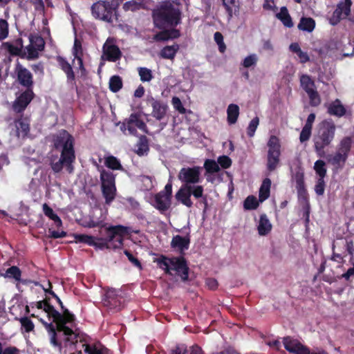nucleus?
I'll list each match as a JSON object with an SVG mask.
<instances>
[{"instance_id":"nucleus-1","label":"nucleus","mask_w":354,"mask_h":354,"mask_svg":"<svg viewBox=\"0 0 354 354\" xmlns=\"http://www.w3.org/2000/svg\"><path fill=\"white\" fill-rule=\"evenodd\" d=\"M44 290L48 292L47 289H44ZM49 292L57 299L63 311L62 314L59 313L47 301H37L35 304L36 308L43 310L49 319L53 321V322L48 323L41 318L40 322L44 325L48 332L50 343L55 348L61 352L63 340L65 346H69L70 350L73 351L74 345L77 343V335L73 330L74 316L70 313L68 309L64 308L62 301L53 291H49Z\"/></svg>"},{"instance_id":"nucleus-24","label":"nucleus","mask_w":354,"mask_h":354,"mask_svg":"<svg viewBox=\"0 0 354 354\" xmlns=\"http://www.w3.org/2000/svg\"><path fill=\"white\" fill-rule=\"evenodd\" d=\"M75 239L76 242L84 243L88 245L101 249V246L100 245V243H101L100 237H95L86 234H75Z\"/></svg>"},{"instance_id":"nucleus-30","label":"nucleus","mask_w":354,"mask_h":354,"mask_svg":"<svg viewBox=\"0 0 354 354\" xmlns=\"http://www.w3.org/2000/svg\"><path fill=\"white\" fill-rule=\"evenodd\" d=\"M276 17L283 23L285 26L288 28L293 26L292 19L286 7H282L280 10V12L276 15Z\"/></svg>"},{"instance_id":"nucleus-36","label":"nucleus","mask_w":354,"mask_h":354,"mask_svg":"<svg viewBox=\"0 0 354 354\" xmlns=\"http://www.w3.org/2000/svg\"><path fill=\"white\" fill-rule=\"evenodd\" d=\"M315 26V22L312 18L305 17L301 19L298 25L299 29L307 32H312L314 30Z\"/></svg>"},{"instance_id":"nucleus-53","label":"nucleus","mask_w":354,"mask_h":354,"mask_svg":"<svg viewBox=\"0 0 354 354\" xmlns=\"http://www.w3.org/2000/svg\"><path fill=\"white\" fill-rule=\"evenodd\" d=\"M312 128L304 126L300 133L299 140L301 142L309 140L311 135Z\"/></svg>"},{"instance_id":"nucleus-8","label":"nucleus","mask_w":354,"mask_h":354,"mask_svg":"<svg viewBox=\"0 0 354 354\" xmlns=\"http://www.w3.org/2000/svg\"><path fill=\"white\" fill-rule=\"evenodd\" d=\"M203 167L199 166L184 167L178 174V178L187 187L198 186L197 184L201 182Z\"/></svg>"},{"instance_id":"nucleus-16","label":"nucleus","mask_w":354,"mask_h":354,"mask_svg":"<svg viewBox=\"0 0 354 354\" xmlns=\"http://www.w3.org/2000/svg\"><path fill=\"white\" fill-rule=\"evenodd\" d=\"M121 57L119 48L113 44L112 39H108L103 46L102 59L109 62H115Z\"/></svg>"},{"instance_id":"nucleus-7","label":"nucleus","mask_w":354,"mask_h":354,"mask_svg":"<svg viewBox=\"0 0 354 354\" xmlns=\"http://www.w3.org/2000/svg\"><path fill=\"white\" fill-rule=\"evenodd\" d=\"M117 6L118 3L115 5L113 2L110 3L106 1H99L92 6V14L96 19L112 23L114 19H117L115 15Z\"/></svg>"},{"instance_id":"nucleus-5","label":"nucleus","mask_w":354,"mask_h":354,"mask_svg":"<svg viewBox=\"0 0 354 354\" xmlns=\"http://www.w3.org/2000/svg\"><path fill=\"white\" fill-rule=\"evenodd\" d=\"M130 235V229L123 225H113L105 228L104 237H100L101 250L116 249L123 245L125 237Z\"/></svg>"},{"instance_id":"nucleus-9","label":"nucleus","mask_w":354,"mask_h":354,"mask_svg":"<svg viewBox=\"0 0 354 354\" xmlns=\"http://www.w3.org/2000/svg\"><path fill=\"white\" fill-rule=\"evenodd\" d=\"M100 180L105 202L106 204H110L116 195L115 176L111 172L102 170L100 174Z\"/></svg>"},{"instance_id":"nucleus-13","label":"nucleus","mask_w":354,"mask_h":354,"mask_svg":"<svg viewBox=\"0 0 354 354\" xmlns=\"http://www.w3.org/2000/svg\"><path fill=\"white\" fill-rule=\"evenodd\" d=\"M118 293V290L109 289L102 299L103 305L109 310H120L122 308V298Z\"/></svg>"},{"instance_id":"nucleus-44","label":"nucleus","mask_w":354,"mask_h":354,"mask_svg":"<svg viewBox=\"0 0 354 354\" xmlns=\"http://www.w3.org/2000/svg\"><path fill=\"white\" fill-rule=\"evenodd\" d=\"M258 206L259 201L254 196H249L244 201L243 207L245 209H255Z\"/></svg>"},{"instance_id":"nucleus-11","label":"nucleus","mask_w":354,"mask_h":354,"mask_svg":"<svg viewBox=\"0 0 354 354\" xmlns=\"http://www.w3.org/2000/svg\"><path fill=\"white\" fill-rule=\"evenodd\" d=\"M203 186L187 187L183 185L176 194V198L184 205L190 207L193 203L191 200V196L193 195L196 198L203 196Z\"/></svg>"},{"instance_id":"nucleus-34","label":"nucleus","mask_w":354,"mask_h":354,"mask_svg":"<svg viewBox=\"0 0 354 354\" xmlns=\"http://www.w3.org/2000/svg\"><path fill=\"white\" fill-rule=\"evenodd\" d=\"M300 84L302 88L306 92H312L315 89V82L308 75H302L300 77Z\"/></svg>"},{"instance_id":"nucleus-6","label":"nucleus","mask_w":354,"mask_h":354,"mask_svg":"<svg viewBox=\"0 0 354 354\" xmlns=\"http://www.w3.org/2000/svg\"><path fill=\"white\" fill-rule=\"evenodd\" d=\"M158 266L169 274H172V271L179 275L183 281L188 278V268L184 259L179 257L167 258L161 257L157 259Z\"/></svg>"},{"instance_id":"nucleus-21","label":"nucleus","mask_w":354,"mask_h":354,"mask_svg":"<svg viewBox=\"0 0 354 354\" xmlns=\"http://www.w3.org/2000/svg\"><path fill=\"white\" fill-rule=\"evenodd\" d=\"M152 115L158 120H162L166 115L167 105L163 102L157 100H153L151 104Z\"/></svg>"},{"instance_id":"nucleus-61","label":"nucleus","mask_w":354,"mask_h":354,"mask_svg":"<svg viewBox=\"0 0 354 354\" xmlns=\"http://www.w3.org/2000/svg\"><path fill=\"white\" fill-rule=\"evenodd\" d=\"M124 254L127 257L128 259L136 267L141 268V264L140 261L129 251L125 250Z\"/></svg>"},{"instance_id":"nucleus-28","label":"nucleus","mask_w":354,"mask_h":354,"mask_svg":"<svg viewBox=\"0 0 354 354\" xmlns=\"http://www.w3.org/2000/svg\"><path fill=\"white\" fill-rule=\"evenodd\" d=\"M227 122L230 124H235L239 115V107L237 104H230L227 109Z\"/></svg>"},{"instance_id":"nucleus-49","label":"nucleus","mask_w":354,"mask_h":354,"mask_svg":"<svg viewBox=\"0 0 354 354\" xmlns=\"http://www.w3.org/2000/svg\"><path fill=\"white\" fill-rule=\"evenodd\" d=\"M258 61V57L256 54H251L247 56L243 62V66L245 68H249L250 66L256 65Z\"/></svg>"},{"instance_id":"nucleus-63","label":"nucleus","mask_w":354,"mask_h":354,"mask_svg":"<svg viewBox=\"0 0 354 354\" xmlns=\"http://www.w3.org/2000/svg\"><path fill=\"white\" fill-rule=\"evenodd\" d=\"M263 8L266 10L276 11L277 10V6L273 0H265L263 3Z\"/></svg>"},{"instance_id":"nucleus-12","label":"nucleus","mask_w":354,"mask_h":354,"mask_svg":"<svg viewBox=\"0 0 354 354\" xmlns=\"http://www.w3.org/2000/svg\"><path fill=\"white\" fill-rule=\"evenodd\" d=\"M140 115L141 113H131L129 118L126 119L121 124V131L126 133L127 130L129 134L135 135L136 133V128H138L143 132L148 133L147 126L141 120Z\"/></svg>"},{"instance_id":"nucleus-62","label":"nucleus","mask_w":354,"mask_h":354,"mask_svg":"<svg viewBox=\"0 0 354 354\" xmlns=\"http://www.w3.org/2000/svg\"><path fill=\"white\" fill-rule=\"evenodd\" d=\"M21 324L27 332L31 331L34 328V324L28 318L21 319Z\"/></svg>"},{"instance_id":"nucleus-19","label":"nucleus","mask_w":354,"mask_h":354,"mask_svg":"<svg viewBox=\"0 0 354 354\" xmlns=\"http://www.w3.org/2000/svg\"><path fill=\"white\" fill-rule=\"evenodd\" d=\"M15 71L17 74L18 80L21 85L26 87L32 86V76L28 69L20 64H17Z\"/></svg>"},{"instance_id":"nucleus-42","label":"nucleus","mask_w":354,"mask_h":354,"mask_svg":"<svg viewBox=\"0 0 354 354\" xmlns=\"http://www.w3.org/2000/svg\"><path fill=\"white\" fill-rule=\"evenodd\" d=\"M347 158H348V155H346L344 153H341L340 151L337 150L336 153L330 159V162L333 165L342 166L345 163Z\"/></svg>"},{"instance_id":"nucleus-17","label":"nucleus","mask_w":354,"mask_h":354,"mask_svg":"<svg viewBox=\"0 0 354 354\" xmlns=\"http://www.w3.org/2000/svg\"><path fill=\"white\" fill-rule=\"evenodd\" d=\"M283 343L285 348L293 354H308V348L299 340L290 337L283 338Z\"/></svg>"},{"instance_id":"nucleus-50","label":"nucleus","mask_w":354,"mask_h":354,"mask_svg":"<svg viewBox=\"0 0 354 354\" xmlns=\"http://www.w3.org/2000/svg\"><path fill=\"white\" fill-rule=\"evenodd\" d=\"M259 124V119L258 117H255L250 121V122L248 127V136H250V137L254 136V133L256 131V129H257Z\"/></svg>"},{"instance_id":"nucleus-20","label":"nucleus","mask_w":354,"mask_h":354,"mask_svg":"<svg viewBox=\"0 0 354 354\" xmlns=\"http://www.w3.org/2000/svg\"><path fill=\"white\" fill-rule=\"evenodd\" d=\"M190 243V236L187 235L181 236L180 235L174 236L171 240V245L172 248L177 249L180 252L187 250Z\"/></svg>"},{"instance_id":"nucleus-48","label":"nucleus","mask_w":354,"mask_h":354,"mask_svg":"<svg viewBox=\"0 0 354 354\" xmlns=\"http://www.w3.org/2000/svg\"><path fill=\"white\" fill-rule=\"evenodd\" d=\"M214 39L221 53H224L226 49V46L223 41V37L220 32H216L214 35Z\"/></svg>"},{"instance_id":"nucleus-64","label":"nucleus","mask_w":354,"mask_h":354,"mask_svg":"<svg viewBox=\"0 0 354 354\" xmlns=\"http://www.w3.org/2000/svg\"><path fill=\"white\" fill-rule=\"evenodd\" d=\"M189 354H205V353L201 347L192 346L189 348Z\"/></svg>"},{"instance_id":"nucleus-2","label":"nucleus","mask_w":354,"mask_h":354,"mask_svg":"<svg viewBox=\"0 0 354 354\" xmlns=\"http://www.w3.org/2000/svg\"><path fill=\"white\" fill-rule=\"evenodd\" d=\"M54 147L60 150V156L52 155L50 157V165L55 173H59L63 168H66L68 173L73 171V162L75 156L73 149V137L65 130L57 133L53 139Z\"/></svg>"},{"instance_id":"nucleus-47","label":"nucleus","mask_w":354,"mask_h":354,"mask_svg":"<svg viewBox=\"0 0 354 354\" xmlns=\"http://www.w3.org/2000/svg\"><path fill=\"white\" fill-rule=\"evenodd\" d=\"M140 181L142 184V189L145 190L151 189L154 186L153 179L148 176H141Z\"/></svg>"},{"instance_id":"nucleus-29","label":"nucleus","mask_w":354,"mask_h":354,"mask_svg":"<svg viewBox=\"0 0 354 354\" xmlns=\"http://www.w3.org/2000/svg\"><path fill=\"white\" fill-rule=\"evenodd\" d=\"M346 110L339 100L332 102L328 106V113L330 115L341 117L345 114Z\"/></svg>"},{"instance_id":"nucleus-31","label":"nucleus","mask_w":354,"mask_h":354,"mask_svg":"<svg viewBox=\"0 0 354 354\" xmlns=\"http://www.w3.org/2000/svg\"><path fill=\"white\" fill-rule=\"evenodd\" d=\"M179 49L178 44H174L172 46H167L163 48L160 51V56L165 59H173L176 56L177 51Z\"/></svg>"},{"instance_id":"nucleus-39","label":"nucleus","mask_w":354,"mask_h":354,"mask_svg":"<svg viewBox=\"0 0 354 354\" xmlns=\"http://www.w3.org/2000/svg\"><path fill=\"white\" fill-rule=\"evenodd\" d=\"M122 87V81L120 76L114 75L110 78L109 88L111 91L116 93Z\"/></svg>"},{"instance_id":"nucleus-40","label":"nucleus","mask_w":354,"mask_h":354,"mask_svg":"<svg viewBox=\"0 0 354 354\" xmlns=\"http://www.w3.org/2000/svg\"><path fill=\"white\" fill-rule=\"evenodd\" d=\"M104 165L111 169H121L120 161L114 156H109L105 158Z\"/></svg>"},{"instance_id":"nucleus-14","label":"nucleus","mask_w":354,"mask_h":354,"mask_svg":"<svg viewBox=\"0 0 354 354\" xmlns=\"http://www.w3.org/2000/svg\"><path fill=\"white\" fill-rule=\"evenodd\" d=\"M351 0L341 1L337 6V8L330 19L332 25L337 24L342 19L348 17L351 12Z\"/></svg>"},{"instance_id":"nucleus-25","label":"nucleus","mask_w":354,"mask_h":354,"mask_svg":"<svg viewBox=\"0 0 354 354\" xmlns=\"http://www.w3.org/2000/svg\"><path fill=\"white\" fill-rule=\"evenodd\" d=\"M223 4L227 12L228 21H230L233 15H236L239 12V2L236 0H222Z\"/></svg>"},{"instance_id":"nucleus-23","label":"nucleus","mask_w":354,"mask_h":354,"mask_svg":"<svg viewBox=\"0 0 354 354\" xmlns=\"http://www.w3.org/2000/svg\"><path fill=\"white\" fill-rule=\"evenodd\" d=\"M257 230L260 236H266L272 230V224L266 214L260 216L259 221L257 224Z\"/></svg>"},{"instance_id":"nucleus-55","label":"nucleus","mask_w":354,"mask_h":354,"mask_svg":"<svg viewBox=\"0 0 354 354\" xmlns=\"http://www.w3.org/2000/svg\"><path fill=\"white\" fill-rule=\"evenodd\" d=\"M8 34V24L3 19H0V39L7 37Z\"/></svg>"},{"instance_id":"nucleus-26","label":"nucleus","mask_w":354,"mask_h":354,"mask_svg":"<svg viewBox=\"0 0 354 354\" xmlns=\"http://www.w3.org/2000/svg\"><path fill=\"white\" fill-rule=\"evenodd\" d=\"M80 346L86 354H106V348L100 344L89 345L80 343Z\"/></svg>"},{"instance_id":"nucleus-58","label":"nucleus","mask_w":354,"mask_h":354,"mask_svg":"<svg viewBox=\"0 0 354 354\" xmlns=\"http://www.w3.org/2000/svg\"><path fill=\"white\" fill-rule=\"evenodd\" d=\"M324 178H319L315 188V192L318 195H322L324 192Z\"/></svg>"},{"instance_id":"nucleus-46","label":"nucleus","mask_w":354,"mask_h":354,"mask_svg":"<svg viewBox=\"0 0 354 354\" xmlns=\"http://www.w3.org/2000/svg\"><path fill=\"white\" fill-rule=\"evenodd\" d=\"M314 169L315 170L319 178H324L326 174V169L325 168V162L323 160H317L315 162Z\"/></svg>"},{"instance_id":"nucleus-57","label":"nucleus","mask_w":354,"mask_h":354,"mask_svg":"<svg viewBox=\"0 0 354 354\" xmlns=\"http://www.w3.org/2000/svg\"><path fill=\"white\" fill-rule=\"evenodd\" d=\"M171 354H189V349L185 345L180 344L171 350Z\"/></svg>"},{"instance_id":"nucleus-60","label":"nucleus","mask_w":354,"mask_h":354,"mask_svg":"<svg viewBox=\"0 0 354 354\" xmlns=\"http://www.w3.org/2000/svg\"><path fill=\"white\" fill-rule=\"evenodd\" d=\"M48 233L49 237L54 239L63 238L66 236V232H65L64 231H55L51 229L48 230Z\"/></svg>"},{"instance_id":"nucleus-41","label":"nucleus","mask_w":354,"mask_h":354,"mask_svg":"<svg viewBox=\"0 0 354 354\" xmlns=\"http://www.w3.org/2000/svg\"><path fill=\"white\" fill-rule=\"evenodd\" d=\"M138 71L142 82H150L153 79L151 70L145 67H140L138 68Z\"/></svg>"},{"instance_id":"nucleus-3","label":"nucleus","mask_w":354,"mask_h":354,"mask_svg":"<svg viewBox=\"0 0 354 354\" xmlns=\"http://www.w3.org/2000/svg\"><path fill=\"white\" fill-rule=\"evenodd\" d=\"M155 24L162 28L165 26H176L180 22L181 12L177 1L163 2L153 10Z\"/></svg>"},{"instance_id":"nucleus-51","label":"nucleus","mask_w":354,"mask_h":354,"mask_svg":"<svg viewBox=\"0 0 354 354\" xmlns=\"http://www.w3.org/2000/svg\"><path fill=\"white\" fill-rule=\"evenodd\" d=\"M307 94L309 97L310 103L312 106H316L320 104L321 100L316 89L312 91V92L307 93Z\"/></svg>"},{"instance_id":"nucleus-10","label":"nucleus","mask_w":354,"mask_h":354,"mask_svg":"<svg viewBox=\"0 0 354 354\" xmlns=\"http://www.w3.org/2000/svg\"><path fill=\"white\" fill-rule=\"evenodd\" d=\"M267 168L270 171H274L279 163L281 155V143L275 136H271L268 142Z\"/></svg>"},{"instance_id":"nucleus-15","label":"nucleus","mask_w":354,"mask_h":354,"mask_svg":"<svg viewBox=\"0 0 354 354\" xmlns=\"http://www.w3.org/2000/svg\"><path fill=\"white\" fill-rule=\"evenodd\" d=\"M30 44L26 47L27 57L29 59L38 57V53L44 49V41L40 36L30 35L29 37Z\"/></svg>"},{"instance_id":"nucleus-38","label":"nucleus","mask_w":354,"mask_h":354,"mask_svg":"<svg viewBox=\"0 0 354 354\" xmlns=\"http://www.w3.org/2000/svg\"><path fill=\"white\" fill-rule=\"evenodd\" d=\"M353 140L351 138L344 137L339 142V144L337 147V151H340L341 153H344L346 155H348Z\"/></svg>"},{"instance_id":"nucleus-52","label":"nucleus","mask_w":354,"mask_h":354,"mask_svg":"<svg viewBox=\"0 0 354 354\" xmlns=\"http://www.w3.org/2000/svg\"><path fill=\"white\" fill-rule=\"evenodd\" d=\"M142 7V3H138L135 1H127L123 6V8L126 11H128V10L135 11V10H139Z\"/></svg>"},{"instance_id":"nucleus-56","label":"nucleus","mask_w":354,"mask_h":354,"mask_svg":"<svg viewBox=\"0 0 354 354\" xmlns=\"http://www.w3.org/2000/svg\"><path fill=\"white\" fill-rule=\"evenodd\" d=\"M218 164H219L223 168L227 169L232 165L231 159L227 156H222L218 158Z\"/></svg>"},{"instance_id":"nucleus-43","label":"nucleus","mask_w":354,"mask_h":354,"mask_svg":"<svg viewBox=\"0 0 354 354\" xmlns=\"http://www.w3.org/2000/svg\"><path fill=\"white\" fill-rule=\"evenodd\" d=\"M204 168L207 173H216L220 170L218 162L215 160L207 159L205 161Z\"/></svg>"},{"instance_id":"nucleus-32","label":"nucleus","mask_w":354,"mask_h":354,"mask_svg":"<svg viewBox=\"0 0 354 354\" xmlns=\"http://www.w3.org/2000/svg\"><path fill=\"white\" fill-rule=\"evenodd\" d=\"M43 212L44 214L48 216L50 219L53 220L56 227H59L62 225V220L54 212L53 209L50 207L46 203H44L42 206Z\"/></svg>"},{"instance_id":"nucleus-54","label":"nucleus","mask_w":354,"mask_h":354,"mask_svg":"<svg viewBox=\"0 0 354 354\" xmlns=\"http://www.w3.org/2000/svg\"><path fill=\"white\" fill-rule=\"evenodd\" d=\"M174 108L180 113H185V109L183 106L180 100L178 97H174L171 100Z\"/></svg>"},{"instance_id":"nucleus-18","label":"nucleus","mask_w":354,"mask_h":354,"mask_svg":"<svg viewBox=\"0 0 354 354\" xmlns=\"http://www.w3.org/2000/svg\"><path fill=\"white\" fill-rule=\"evenodd\" d=\"M33 97V92L28 90L20 95L13 104V109L16 112H21L25 109L28 104L30 102Z\"/></svg>"},{"instance_id":"nucleus-37","label":"nucleus","mask_w":354,"mask_h":354,"mask_svg":"<svg viewBox=\"0 0 354 354\" xmlns=\"http://www.w3.org/2000/svg\"><path fill=\"white\" fill-rule=\"evenodd\" d=\"M57 62L62 69L66 73L68 79L73 80L74 73L71 64L61 57H57Z\"/></svg>"},{"instance_id":"nucleus-45","label":"nucleus","mask_w":354,"mask_h":354,"mask_svg":"<svg viewBox=\"0 0 354 354\" xmlns=\"http://www.w3.org/2000/svg\"><path fill=\"white\" fill-rule=\"evenodd\" d=\"M5 277L14 278L15 280L19 281L21 277V271L17 266H12L6 270Z\"/></svg>"},{"instance_id":"nucleus-22","label":"nucleus","mask_w":354,"mask_h":354,"mask_svg":"<svg viewBox=\"0 0 354 354\" xmlns=\"http://www.w3.org/2000/svg\"><path fill=\"white\" fill-rule=\"evenodd\" d=\"M153 205L159 210H166L170 206V198L168 197L167 194H164L163 193L159 192L155 195Z\"/></svg>"},{"instance_id":"nucleus-33","label":"nucleus","mask_w":354,"mask_h":354,"mask_svg":"<svg viewBox=\"0 0 354 354\" xmlns=\"http://www.w3.org/2000/svg\"><path fill=\"white\" fill-rule=\"evenodd\" d=\"M15 127L18 137H25L29 131V124L24 120H16Z\"/></svg>"},{"instance_id":"nucleus-59","label":"nucleus","mask_w":354,"mask_h":354,"mask_svg":"<svg viewBox=\"0 0 354 354\" xmlns=\"http://www.w3.org/2000/svg\"><path fill=\"white\" fill-rule=\"evenodd\" d=\"M148 151V145L146 142L143 141L142 139L140 140L138 145V149H136V153L141 156L143 155Z\"/></svg>"},{"instance_id":"nucleus-27","label":"nucleus","mask_w":354,"mask_h":354,"mask_svg":"<svg viewBox=\"0 0 354 354\" xmlns=\"http://www.w3.org/2000/svg\"><path fill=\"white\" fill-rule=\"evenodd\" d=\"M271 186V180L269 178H266L263 181L259 189V201L262 203L270 196Z\"/></svg>"},{"instance_id":"nucleus-4","label":"nucleus","mask_w":354,"mask_h":354,"mask_svg":"<svg viewBox=\"0 0 354 354\" xmlns=\"http://www.w3.org/2000/svg\"><path fill=\"white\" fill-rule=\"evenodd\" d=\"M335 131L336 125L330 119L324 120L318 124L313 142L315 150L319 156L324 155V148L329 146L333 141Z\"/></svg>"},{"instance_id":"nucleus-35","label":"nucleus","mask_w":354,"mask_h":354,"mask_svg":"<svg viewBox=\"0 0 354 354\" xmlns=\"http://www.w3.org/2000/svg\"><path fill=\"white\" fill-rule=\"evenodd\" d=\"M73 54L75 58L77 59V64L79 65L80 68H83V62L82 59V49L80 41L75 39L73 49Z\"/></svg>"}]
</instances>
